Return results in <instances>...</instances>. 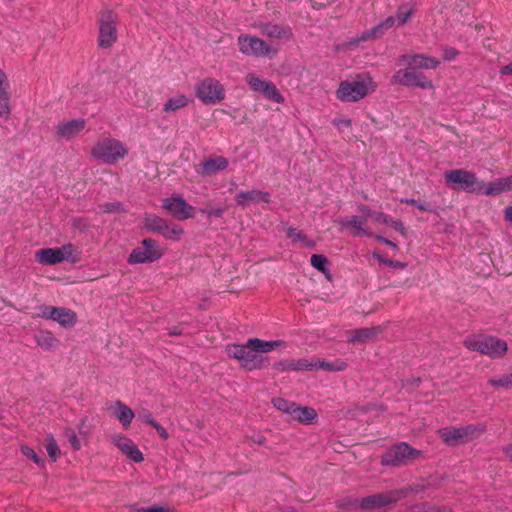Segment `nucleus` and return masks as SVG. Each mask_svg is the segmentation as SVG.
<instances>
[{"label": "nucleus", "mask_w": 512, "mask_h": 512, "mask_svg": "<svg viewBox=\"0 0 512 512\" xmlns=\"http://www.w3.org/2000/svg\"><path fill=\"white\" fill-rule=\"evenodd\" d=\"M282 345H284L282 340L266 341L250 338L245 344H230L226 350L228 355L237 359L244 369L251 371L261 369L266 360L264 354Z\"/></svg>", "instance_id": "nucleus-1"}, {"label": "nucleus", "mask_w": 512, "mask_h": 512, "mask_svg": "<svg viewBox=\"0 0 512 512\" xmlns=\"http://www.w3.org/2000/svg\"><path fill=\"white\" fill-rule=\"evenodd\" d=\"M376 88V83L369 75H361L353 80L341 81L336 90V97L342 102H358Z\"/></svg>", "instance_id": "nucleus-2"}, {"label": "nucleus", "mask_w": 512, "mask_h": 512, "mask_svg": "<svg viewBox=\"0 0 512 512\" xmlns=\"http://www.w3.org/2000/svg\"><path fill=\"white\" fill-rule=\"evenodd\" d=\"M93 158L106 164L114 165L128 155L126 144L112 137L98 140L91 149Z\"/></svg>", "instance_id": "nucleus-3"}, {"label": "nucleus", "mask_w": 512, "mask_h": 512, "mask_svg": "<svg viewBox=\"0 0 512 512\" xmlns=\"http://www.w3.org/2000/svg\"><path fill=\"white\" fill-rule=\"evenodd\" d=\"M464 346L470 351L480 352L491 358H501L508 350L505 341L485 335H471L466 337Z\"/></svg>", "instance_id": "nucleus-4"}, {"label": "nucleus", "mask_w": 512, "mask_h": 512, "mask_svg": "<svg viewBox=\"0 0 512 512\" xmlns=\"http://www.w3.org/2000/svg\"><path fill=\"white\" fill-rule=\"evenodd\" d=\"M97 44L102 49L111 48L118 40V17L115 12L106 9L100 12L98 21Z\"/></svg>", "instance_id": "nucleus-5"}, {"label": "nucleus", "mask_w": 512, "mask_h": 512, "mask_svg": "<svg viewBox=\"0 0 512 512\" xmlns=\"http://www.w3.org/2000/svg\"><path fill=\"white\" fill-rule=\"evenodd\" d=\"M446 184L456 190L461 189L467 193H481L484 182L479 181L476 175L465 169H452L444 173Z\"/></svg>", "instance_id": "nucleus-6"}, {"label": "nucleus", "mask_w": 512, "mask_h": 512, "mask_svg": "<svg viewBox=\"0 0 512 512\" xmlns=\"http://www.w3.org/2000/svg\"><path fill=\"white\" fill-rule=\"evenodd\" d=\"M486 426L484 424H469L461 427H445L438 430L441 439L447 445H456L459 443H466L473 440L475 437L484 433Z\"/></svg>", "instance_id": "nucleus-7"}, {"label": "nucleus", "mask_w": 512, "mask_h": 512, "mask_svg": "<svg viewBox=\"0 0 512 512\" xmlns=\"http://www.w3.org/2000/svg\"><path fill=\"white\" fill-rule=\"evenodd\" d=\"M345 366L346 364L342 361L332 363L328 361H321L319 359L284 360L276 364V367L282 371H312L318 369L341 371Z\"/></svg>", "instance_id": "nucleus-8"}, {"label": "nucleus", "mask_w": 512, "mask_h": 512, "mask_svg": "<svg viewBox=\"0 0 512 512\" xmlns=\"http://www.w3.org/2000/svg\"><path fill=\"white\" fill-rule=\"evenodd\" d=\"M195 96L205 105H215L226 97L224 85L213 77L200 80L194 88Z\"/></svg>", "instance_id": "nucleus-9"}, {"label": "nucleus", "mask_w": 512, "mask_h": 512, "mask_svg": "<svg viewBox=\"0 0 512 512\" xmlns=\"http://www.w3.org/2000/svg\"><path fill=\"white\" fill-rule=\"evenodd\" d=\"M165 254V249L152 238L142 240L141 245L134 248L127 258L131 265L153 263L160 260Z\"/></svg>", "instance_id": "nucleus-10"}, {"label": "nucleus", "mask_w": 512, "mask_h": 512, "mask_svg": "<svg viewBox=\"0 0 512 512\" xmlns=\"http://www.w3.org/2000/svg\"><path fill=\"white\" fill-rule=\"evenodd\" d=\"M237 44L239 51L246 56L267 57L278 52V48H274L263 39L250 34L239 35Z\"/></svg>", "instance_id": "nucleus-11"}, {"label": "nucleus", "mask_w": 512, "mask_h": 512, "mask_svg": "<svg viewBox=\"0 0 512 512\" xmlns=\"http://www.w3.org/2000/svg\"><path fill=\"white\" fill-rule=\"evenodd\" d=\"M245 80L253 92L261 94L264 98L274 103H284V97L272 81L263 79L254 73H248Z\"/></svg>", "instance_id": "nucleus-12"}, {"label": "nucleus", "mask_w": 512, "mask_h": 512, "mask_svg": "<svg viewBox=\"0 0 512 512\" xmlns=\"http://www.w3.org/2000/svg\"><path fill=\"white\" fill-rule=\"evenodd\" d=\"M393 84H400L408 87H419L421 89H433L434 85L423 73L412 68L398 70L392 76Z\"/></svg>", "instance_id": "nucleus-13"}, {"label": "nucleus", "mask_w": 512, "mask_h": 512, "mask_svg": "<svg viewBox=\"0 0 512 512\" xmlns=\"http://www.w3.org/2000/svg\"><path fill=\"white\" fill-rule=\"evenodd\" d=\"M419 451L412 448L405 442L393 445L382 456V464L385 466H396L404 463L409 459H415L419 455Z\"/></svg>", "instance_id": "nucleus-14"}, {"label": "nucleus", "mask_w": 512, "mask_h": 512, "mask_svg": "<svg viewBox=\"0 0 512 512\" xmlns=\"http://www.w3.org/2000/svg\"><path fill=\"white\" fill-rule=\"evenodd\" d=\"M162 206L169 214L179 220H186L194 217V207L188 204L186 200L180 196L165 198Z\"/></svg>", "instance_id": "nucleus-15"}, {"label": "nucleus", "mask_w": 512, "mask_h": 512, "mask_svg": "<svg viewBox=\"0 0 512 512\" xmlns=\"http://www.w3.org/2000/svg\"><path fill=\"white\" fill-rule=\"evenodd\" d=\"M401 493L399 491H390L386 493H380L365 497L361 500V508L364 510H370L373 512H379L382 508L387 505L396 502L400 498Z\"/></svg>", "instance_id": "nucleus-16"}, {"label": "nucleus", "mask_w": 512, "mask_h": 512, "mask_svg": "<svg viewBox=\"0 0 512 512\" xmlns=\"http://www.w3.org/2000/svg\"><path fill=\"white\" fill-rule=\"evenodd\" d=\"M86 127L84 118L71 119L58 123L55 127L56 136L64 140H72L77 137Z\"/></svg>", "instance_id": "nucleus-17"}, {"label": "nucleus", "mask_w": 512, "mask_h": 512, "mask_svg": "<svg viewBox=\"0 0 512 512\" xmlns=\"http://www.w3.org/2000/svg\"><path fill=\"white\" fill-rule=\"evenodd\" d=\"M399 64L414 70L435 69L440 64V61L424 54H404L400 56Z\"/></svg>", "instance_id": "nucleus-18"}, {"label": "nucleus", "mask_w": 512, "mask_h": 512, "mask_svg": "<svg viewBox=\"0 0 512 512\" xmlns=\"http://www.w3.org/2000/svg\"><path fill=\"white\" fill-rule=\"evenodd\" d=\"M263 36L271 39L289 41L293 37L292 29L288 25H281L271 22H260L256 26Z\"/></svg>", "instance_id": "nucleus-19"}, {"label": "nucleus", "mask_w": 512, "mask_h": 512, "mask_svg": "<svg viewBox=\"0 0 512 512\" xmlns=\"http://www.w3.org/2000/svg\"><path fill=\"white\" fill-rule=\"evenodd\" d=\"M11 84L8 75L0 68V118L9 119L11 107Z\"/></svg>", "instance_id": "nucleus-20"}, {"label": "nucleus", "mask_w": 512, "mask_h": 512, "mask_svg": "<svg viewBox=\"0 0 512 512\" xmlns=\"http://www.w3.org/2000/svg\"><path fill=\"white\" fill-rule=\"evenodd\" d=\"M113 442L123 454L134 462H142L144 460L142 452L130 438L117 434L113 436Z\"/></svg>", "instance_id": "nucleus-21"}, {"label": "nucleus", "mask_w": 512, "mask_h": 512, "mask_svg": "<svg viewBox=\"0 0 512 512\" xmlns=\"http://www.w3.org/2000/svg\"><path fill=\"white\" fill-rule=\"evenodd\" d=\"M342 228L350 229L355 236H372V233L365 228L366 217L353 215L350 217H342L336 220Z\"/></svg>", "instance_id": "nucleus-22"}, {"label": "nucleus", "mask_w": 512, "mask_h": 512, "mask_svg": "<svg viewBox=\"0 0 512 512\" xmlns=\"http://www.w3.org/2000/svg\"><path fill=\"white\" fill-rule=\"evenodd\" d=\"M108 412L114 416L122 424L124 429H128L135 417L134 411L120 400L112 402L108 408Z\"/></svg>", "instance_id": "nucleus-23"}, {"label": "nucleus", "mask_w": 512, "mask_h": 512, "mask_svg": "<svg viewBox=\"0 0 512 512\" xmlns=\"http://www.w3.org/2000/svg\"><path fill=\"white\" fill-rule=\"evenodd\" d=\"M229 165L227 158L223 156H214L204 160L197 168L196 172L204 177L210 176L216 172L225 170Z\"/></svg>", "instance_id": "nucleus-24"}, {"label": "nucleus", "mask_w": 512, "mask_h": 512, "mask_svg": "<svg viewBox=\"0 0 512 512\" xmlns=\"http://www.w3.org/2000/svg\"><path fill=\"white\" fill-rule=\"evenodd\" d=\"M394 25H397V20L395 16H389L383 22L374 26L370 30L362 32L359 37L351 39L350 44H359L360 42H364L373 37L381 35L384 32V30H388L392 28Z\"/></svg>", "instance_id": "nucleus-25"}, {"label": "nucleus", "mask_w": 512, "mask_h": 512, "mask_svg": "<svg viewBox=\"0 0 512 512\" xmlns=\"http://www.w3.org/2000/svg\"><path fill=\"white\" fill-rule=\"evenodd\" d=\"M270 200V194L261 190L240 191L236 195V203L245 207L250 203H267Z\"/></svg>", "instance_id": "nucleus-26"}, {"label": "nucleus", "mask_w": 512, "mask_h": 512, "mask_svg": "<svg viewBox=\"0 0 512 512\" xmlns=\"http://www.w3.org/2000/svg\"><path fill=\"white\" fill-rule=\"evenodd\" d=\"M512 190V176L495 179L489 183H484L482 194L486 196H496L506 191Z\"/></svg>", "instance_id": "nucleus-27"}, {"label": "nucleus", "mask_w": 512, "mask_h": 512, "mask_svg": "<svg viewBox=\"0 0 512 512\" xmlns=\"http://www.w3.org/2000/svg\"><path fill=\"white\" fill-rule=\"evenodd\" d=\"M52 320L59 323L62 327L69 328L73 327L77 322L76 313L66 307H56L55 311H53Z\"/></svg>", "instance_id": "nucleus-28"}, {"label": "nucleus", "mask_w": 512, "mask_h": 512, "mask_svg": "<svg viewBox=\"0 0 512 512\" xmlns=\"http://www.w3.org/2000/svg\"><path fill=\"white\" fill-rule=\"evenodd\" d=\"M35 259L44 265H55L61 263L60 252L56 248H44L35 252Z\"/></svg>", "instance_id": "nucleus-29"}, {"label": "nucleus", "mask_w": 512, "mask_h": 512, "mask_svg": "<svg viewBox=\"0 0 512 512\" xmlns=\"http://www.w3.org/2000/svg\"><path fill=\"white\" fill-rule=\"evenodd\" d=\"M191 99L186 94H176L168 98L163 104V111L166 113L175 112L189 105Z\"/></svg>", "instance_id": "nucleus-30"}, {"label": "nucleus", "mask_w": 512, "mask_h": 512, "mask_svg": "<svg viewBox=\"0 0 512 512\" xmlns=\"http://www.w3.org/2000/svg\"><path fill=\"white\" fill-rule=\"evenodd\" d=\"M291 418L303 424L309 425L317 419V412L312 407H300L296 405L295 409L292 411Z\"/></svg>", "instance_id": "nucleus-31"}, {"label": "nucleus", "mask_w": 512, "mask_h": 512, "mask_svg": "<svg viewBox=\"0 0 512 512\" xmlns=\"http://www.w3.org/2000/svg\"><path fill=\"white\" fill-rule=\"evenodd\" d=\"M168 221L164 218H161L159 216L153 215V214H146L144 217V228L153 233H158L161 235L163 229L166 228V223Z\"/></svg>", "instance_id": "nucleus-32"}, {"label": "nucleus", "mask_w": 512, "mask_h": 512, "mask_svg": "<svg viewBox=\"0 0 512 512\" xmlns=\"http://www.w3.org/2000/svg\"><path fill=\"white\" fill-rule=\"evenodd\" d=\"M380 333L379 327L360 328L350 332L348 340L350 342H364L368 339L373 338Z\"/></svg>", "instance_id": "nucleus-33"}, {"label": "nucleus", "mask_w": 512, "mask_h": 512, "mask_svg": "<svg viewBox=\"0 0 512 512\" xmlns=\"http://www.w3.org/2000/svg\"><path fill=\"white\" fill-rule=\"evenodd\" d=\"M57 249L60 252L62 262L68 261L70 263H76L80 259V252L72 243L57 247Z\"/></svg>", "instance_id": "nucleus-34"}, {"label": "nucleus", "mask_w": 512, "mask_h": 512, "mask_svg": "<svg viewBox=\"0 0 512 512\" xmlns=\"http://www.w3.org/2000/svg\"><path fill=\"white\" fill-rule=\"evenodd\" d=\"M36 342L40 347L49 350L55 347L58 341L52 332L41 330L36 335Z\"/></svg>", "instance_id": "nucleus-35"}, {"label": "nucleus", "mask_w": 512, "mask_h": 512, "mask_svg": "<svg viewBox=\"0 0 512 512\" xmlns=\"http://www.w3.org/2000/svg\"><path fill=\"white\" fill-rule=\"evenodd\" d=\"M161 235L167 240L178 241L184 235V229L178 224L167 222Z\"/></svg>", "instance_id": "nucleus-36"}, {"label": "nucleus", "mask_w": 512, "mask_h": 512, "mask_svg": "<svg viewBox=\"0 0 512 512\" xmlns=\"http://www.w3.org/2000/svg\"><path fill=\"white\" fill-rule=\"evenodd\" d=\"M287 237L292 242H301L305 247L313 248L315 243L313 240L308 239L303 232L297 228L289 227L287 229Z\"/></svg>", "instance_id": "nucleus-37"}, {"label": "nucleus", "mask_w": 512, "mask_h": 512, "mask_svg": "<svg viewBox=\"0 0 512 512\" xmlns=\"http://www.w3.org/2000/svg\"><path fill=\"white\" fill-rule=\"evenodd\" d=\"M414 13V8L410 4L401 5L396 12L395 18L397 20V26L404 25Z\"/></svg>", "instance_id": "nucleus-38"}, {"label": "nucleus", "mask_w": 512, "mask_h": 512, "mask_svg": "<svg viewBox=\"0 0 512 512\" xmlns=\"http://www.w3.org/2000/svg\"><path fill=\"white\" fill-rule=\"evenodd\" d=\"M311 265L318 271L329 276L328 259L322 254H313L310 258Z\"/></svg>", "instance_id": "nucleus-39"}, {"label": "nucleus", "mask_w": 512, "mask_h": 512, "mask_svg": "<svg viewBox=\"0 0 512 512\" xmlns=\"http://www.w3.org/2000/svg\"><path fill=\"white\" fill-rule=\"evenodd\" d=\"M487 384L494 387L512 389V373L503 374L498 377L490 378Z\"/></svg>", "instance_id": "nucleus-40"}, {"label": "nucleus", "mask_w": 512, "mask_h": 512, "mask_svg": "<svg viewBox=\"0 0 512 512\" xmlns=\"http://www.w3.org/2000/svg\"><path fill=\"white\" fill-rule=\"evenodd\" d=\"M272 403L276 409L283 413L289 414L290 416L292 415V411L297 405L295 402L288 401L281 397L273 398Z\"/></svg>", "instance_id": "nucleus-41"}, {"label": "nucleus", "mask_w": 512, "mask_h": 512, "mask_svg": "<svg viewBox=\"0 0 512 512\" xmlns=\"http://www.w3.org/2000/svg\"><path fill=\"white\" fill-rule=\"evenodd\" d=\"M48 455L53 461H56L60 454L59 446L54 437H49L46 444Z\"/></svg>", "instance_id": "nucleus-42"}, {"label": "nucleus", "mask_w": 512, "mask_h": 512, "mask_svg": "<svg viewBox=\"0 0 512 512\" xmlns=\"http://www.w3.org/2000/svg\"><path fill=\"white\" fill-rule=\"evenodd\" d=\"M200 212L202 214L208 216V217L220 218V217H222V215L225 212V207H221V206H217V207L207 206V207L201 208Z\"/></svg>", "instance_id": "nucleus-43"}, {"label": "nucleus", "mask_w": 512, "mask_h": 512, "mask_svg": "<svg viewBox=\"0 0 512 512\" xmlns=\"http://www.w3.org/2000/svg\"><path fill=\"white\" fill-rule=\"evenodd\" d=\"M373 257L376 258L378 261H380L390 267H394V268H405L406 267V263L385 258L382 255H380L379 253H373Z\"/></svg>", "instance_id": "nucleus-44"}, {"label": "nucleus", "mask_w": 512, "mask_h": 512, "mask_svg": "<svg viewBox=\"0 0 512 512\" xmlns=\"http://www.w3.org/2000/svg\"><path fill=\"white\" fill-rule=\"evenodd\" d=\"M65 434H66V437H67L69 443L73 447V449L80 450L81 443H80V440L78 439L75 431L72 429H68V430H66Z\"/></svg>", "instance_id": "nucleus-45"}, {"label": "nucleus", "mask_w": 512, "mask_h": 512, "mask_svg": "<svg viewBox=\"0 0 512 512\" xmlns=\"http://www.w3.org/2000/svg\"><path fill=\"white\" fill-rule=\"evenodd\" d=\"M55 308L54 306H47V305H42V306H39L38 307V316L41 317V318H44V319H50L52 320L53 318V311H55Z\"/></svg>", "instance_id": "nucleus-46"}, {"label": "nucleus", "mask_w": 512, "mask_h": 512, "mask_svg": "<svg viewBox=\"0 0 512 512\" xmlns=\"http://www.w3.org/2000/svg\"><path fill=\"white\" fill-rule=\"evenodd\" d=\"M402 203L410 204L423 211H431L430 205L424 202H419L412 198H401Z\"/></svg>", "instance_id": "nucleus-47"}, {"label": "nucleus", "mask_w": 512, "mask_h": 512, "mask_svg": "<svg viewBox=\"0 0 512 512\" xmlns=\"http://www.w3.org/2000/svg\"><path fill=\"white\" fill-rule=\"evenodd\" d=\"M21 450L25 456L31 458L37 465H42L43 460L37 455V453L32 448L28 446H23Z\"/></svg>", "instance_id": "nucleus-48"}, {"label": "nucleus", "mask_w": 512, "mask_h": 512, "mask_svg": "<svg viewBox=\"0 0 512 512\" xmlns=\"http://www.w3.org/2000/svg\"><path fill=\"white\" fill-rule=\"evenodd\" d=\"M371 218L385 225L391 224L393 219V217L383 212H374L373 214H371Z\"/></svg>", "instance_id": "nucleus-49"}, {"label": "nucleus", "mask_w": 512, "mask_h": 512, "mask_svg": "<svg viewBox=\"0 0 512 512\" xmlns=\"http://www.w3.org/2000/svg\"><path fill=\"white\" fill-rule=\"evenodd\" d=\"M138 417L145 423L153 426L156 421L155 419L153 418L152 414L150 411L148 410H142L141 412H139L138 414Z\"/></svg>", "instance_id": "nucleus-50"}, {"label": "nucleus", "mask_w": 512, "mask_h": 512, "mask_svg": "<svg viewBox=\"0 0 512 512\" xmlns=\"http://www.w3.org/2000/svg\"><path fill=\"white\" fill-rule=\"evenodd\" d=\"M333 124L338 128L342 129L343 127H350L351 120L348 118H336L333 120Z\"/></svg>", "instance_id": "nucleus-51"}, {"label": "nucleus", "mask_w": 512, "mask_h": 512, "mask_svg": "<svg viewBox=\"0 0 512 512\" xmlns=\"http://www.w3.org/2000/svg\"><path fill=\"white\" fill-rule=\"evenodd\" d=\"M443 51L444 59L447 61L454 59L458 55V51L452 47H445Z\"/></svg>", "instance_id": "nucleus-52"}, {"label": "nucleus", "mask_w": 512, "mask_h": 512, "mask_svg": "<svg viewBox=\"0 0 512 512\" xmlns=\"http://www.w3.org/2000/svg\"><path fill=\"white\" fill-rule=\"evenodd\" d=\"M389 226H391L392 228H394L396 231L402 233V234H405L406 232V229H405V226L403 224L402 221L398 220V219H392V222L391 224H389Z\"/></svg>", "instance_id": "nucleus-53"}, {"label": "nucleus", "mask_w": 512, "mask_h": 512, "mask_svg": "<svg viewBox=\"0 0 512 512\" xmlns=\"http://www.w3.org/2000/svg\"><path fill=\"white\" fill-rule=\"evenodd\" d=\"M152 427L155 428V430L157 431V433L159 434V436L161 438H163L165 440L169 438V434H168L167 430L162 425H160L158 422H156Z\"/></svg>", "instance_id": "nucleus-54"}, {"label": "nucleus", "mask_w": 512, "mask_h": 512, "mask_svg": "<svg viewBox=\"0 0 512 512\" xmlns=\"http://www.w3.org/2000/svg\"><path fill=\"white\" fill-rule=\"evenodd\" d=\"M358 209H359V211H360L361 213H363V215H362V216L366 217V220H367L368 218H371V214H373V213H374V212H373V211H371V209H370L368 206H366V205H361V206H359V208H358Z\"/></svg>", "instance_id": "nucleus-55"}, {"label": "nucleus", "mask_w": 512, "mask_h": 512, "mask_svg": "<svg viewBox=\"0 0 512 512\" xmlns=\"http://www.w3.org/2000/svg\"><path fill=\"white\" fill-rule=\"evenodd\" d=\"M151 512H173L172 510H170L169 508L167 507H164V506H159V505H153L151 506Z\"/></svg>", "instance_id": "nucleus-56"}, {"label": "nucleus", "mask_w": 512, "mask_h": 512, "mask_svg": "<svg viewBox=\"0 0 512 512\" xmlns=\"http://www.w3.org/2000/svg\"><path fill=\"white\" fill-rule=\"evenodd\" d=\"M501 75H512V63L500 68Z\"/></svg>", "instance_id": "nucleus-57"}, {"label": "nucleus", "mask_w": 512, "mask_h": 512, "mask_svg": "<svg viewBox=\"0 0 512 512\" xmlns=\"http://www.w3.org/2000/svg\"><path fill=\"white\" fill-rule=\"evenodd\" d=\"M376 239H377L378 241H380V242H382V243L386 244V245L392 246L393 248H396V247H397L396 243H394V242H393V241H391V240L386 239L385 237H382V236H378V235H377V236H376Z\"/></svg>", "instance_id": "nucleus-58"}, {"label": "nucleus", "mask_w": 512, "mask_h": 512, "mask_svg": "<svg viewBox=\"0 0 512 512\" xmlns=\"http://www.w3.org/2000/svg\"><path fill=\"white\" fill-rule=\"evenodd\" d=\"M504 217H505V220L512 223V205L505 208Z\"/></svg>", "instance_id": "nucleus-59"}, {"label": "nucleus", "mask_w": 512, "mask_h": 512, "mask_svg": "<svg viewBox=\"0 0 512 512\" xmlns=\"http://www.w3.org/2000/svg\"><path fill=\"white\" fill-rule=\"evenodd\" d=\"M505 455L512 461V444L507 445L503 449Z\"/></svg>", "instance_id": "nucleus-60"}, {"label": "nucleus", "mask_w": 512, "mask_h": 512, "mask_svg": "<svg viewBox=\"0 0 512 512\" xmlns=\"http://www.w3.org/2000/svg\"><path fill=\"white\" fill-rule=\"evenodd\" d=\"M151 506L149 507H138V506H134V511L136 512H151Z\"/></svg>", "instance_id": "nucleus-61"}, {"label": "nucleus", "mask_w": 512, "mask_h": 512, "mask_svg": "<svg viewBox=\"0 0 512 512\" xmlns=\"http://www.w3.org/2000/svg\"><path fill=\"white\" fill-rule=\"evenodd\" d=\"M169 334L170 335H179V334H181V331L175 328V329H171L169 331Z\"/></svg>", "instance_id": "nucleus-62"}, {"label": "nucleus", "mask_w": 512, "mask_h": 512, "mask_svg": "<svg viewBox=\"0 0 512 512\" xmlns=\"http://www.w3.org/2000/svg\"><path fill=\"white\" fill-rule=\"evenodd\" d=\"M118 207V204H111L110 206L107 207V211H114L116 210Z\"/></svg>", "instance_id": "nucleus-63"}, {"label": "nucleus", "mask_w": 512, "mask_h": 512, "mask_svg": "<svg viewBox=\"0 0 512 512\" xmlns=\"http://www.w3.org/2000/svg\"><path fill=\"white\" fill-rule=\"evenodd\" d=\"M263 440H264V439H263V437H260V438L257 440V442H258V443H262V442H263Z\"/></svg>", "instance_id": "nucleus-64"}]
</instances>
